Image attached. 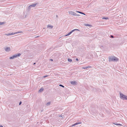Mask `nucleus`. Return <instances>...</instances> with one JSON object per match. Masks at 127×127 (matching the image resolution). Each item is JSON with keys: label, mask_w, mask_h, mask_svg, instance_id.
<instances>
[{"label": "nucleus", "mask_w": 127, "mask_h": 127, "mask_svg": "<svg viewBox=\"0 0 127 127\" xmlns=\"http://www.w3.org/2000/svg\"><path fill=\"white\" fill-rule=\"evenodd\" d=\"M82 68L83 69H87V67L86 66V67H82Z\"/></svg>", "instance_id": "393cba45"}, {"label": "nucleus", "mask_w": 127, "mask_h": 127, "mask_svg": "<svg viewBox=\"0 0 127 127\" xmlns=\"http://www.w3.org/2000/svg\"><path fill=\"white\" fill-rule=\"evenodd\" d=\"M50 104V102H48L46 103V105L47 106H48V105H49Z\"/></svg>", "instance_id": "a211bd4d"}, {"label": "nucleus", "mask_w": 127, "mask_h": 127, "mask_svg": "<svg viewBox=\"0 0 127 127\" xmlns=\"http://www.w3.org/2000/svg\"><path fill=\"white\" fill-rule=\"evenodd\" d=\"M21 103H22L20 101L19 103V105H21Z\"/></svg>", "instance_id": "2f4dec72"}, {"label": "nucleus", "mask_w": 127, "mask_h": 127, "mask_svg": "<svg viewBox=\"0 0 127 127\" xmlns=\"http://www.w3.org/2000/svg\"><path fill=\"white\" fill-rule=\"evenodd\" d=\"M36 5V4L35 3V4H33L32 5H31L32 7H34Z\"/></svg>", "instance_id": "ddd939ff"}, {"label": "nucleus", "mask_w": 127, "mask_h": 127, "mask_svg": "<svg viewBox=\"0 0 127 127\" xmlns=\"http://www.w3.org/2000/svg\"><path fill=\"white\" fill-rule=\"evenodd\" d=\"M51 61H52L53 60L52 59H51Z\"/></svg>", "instance_id": "4c0bfd02"}, {"label": "nucleus", "mask_w": 127, "mask_h": 127, "mask_svg": "<svg viewBox=\"0 0 127 127\" xmlns=\"http://www.w3.org/2000/svg\"><path fill=\"white\" fill-rule=\"evenodd\" d=\"M56 17H58V15H56Z\"/></svg>", "instance_id": "e433bc0d"}, {"label": "nucleus", "mask_w": 127, "mask_h": 127, "mask_svg": "<svg viewBox=\"0 0 127 127\" xmlns=\"http://www.w3.org/2000/svg\"><path fill=\"white\" fill-rule=\"evenodd\" d=\"M111 37L112 38H113V35H111Z\"/></svg>", "instance_id": "72a5a7b5"}, {"label": "nucleus", "mask_w": 127, "mask_h": 127, "mask_svg": "<svg viewBox=\"0 0 127 127\" xmlns=\"http://www.w3.org/2000/svg\"><path fill=\"white\" fill-rule=\"evenodd\" d=\"M68 62H71L72 61V60L70 59H68Z\"/></svg>", "instance_id": "6ab92c4d"}, {"label": "nucleus", "mask_w": 127, "mask_h": 127, "mask_svg": "<svg viewBox=\"0 0 127 127\" xmlns=\"http://www.w3.org/2000/svg\"><path fill=\"white\" fill-rule=\"evenodd\" d=\"M76 31H79V30L77 29H75L72 30L70 32H71V33H72V32Z\"/></svg>", "instance_id": "9d476101"}, {"label": "nucleus", "mask_w": 127, "mask_h": 127, "mask_svg": "<svg viewBox=\"0 0 127 127\" xmlns=\"http://www.w3.org/2000/svg\"><path fill=\"white\" fill-rule=\"evenodd\" d=\"M39 37V36H36V37Z\"/></svg>", "instance_id": "ea45409f"}, {"label": "nucleus", "mask_w": 127, "mask_h": 127, "mask_svg": "<svg viewBox=\"0 0 127 127\" xmlns=\"http://www.w3.org/2000/svg\"><path fill=\"white\" fill-rule=\"evenodd\" d=\"M76 82L75 81H72L71 82V83L72 84L74 85L75 84Z\"/></svg>", "instance_id": "dca6fc26"}, {"label": "nucleus", "mask_w": 127, "mask_h": 127, "mask_svg": "<svg viewBox=\"0 0 127 127\" xmlns=\"http://www.w3.org/2000/svg\"><path fill=\"white\" fill-rule=\"evenodd\" d=\"M81 124V122H78V123H76L72 125L71 126V127H72L74 126L75 125H77L78 124Z\"/></svg>", "instance_id": "6e6552de"}, {"label": "nucleus", "mask_w": 127, "mask_h": 127, "mask_svg": "<svg viewBox=\"0 0 127 127\" xmlns=\"http://www.w3.org/2000/svg\"><path fill=\"white\" fill-rule=\"evenodd\" d=\"M76 60L77 61H79V60L78 58H76Z\"/></svg>", "instance_id": "7c9ffc66"}, {"label": "nucleus", "mask_w": 127, "mask_h": 127, "mask_svg": "<svg viewBox=\"0 0 127 127\" xmlns=\"http://www.w3.org/2000/svg\"><path fill=\"white\" fill-rule=\"evenodd\" d=\"M114 125H119L121 126H122V125L119 124H117V123H114L113 124Z\"/></svg>", "instance_id": "2eb2a0df"}, {"label": "nucleus", "mask_w": 127, "mask_h": 127, "mask_svg": "<svg viewBox=\"0 0 127 127\" xmlns=\"http://www.w3.org/2000/svg\"><path fill=\"white\" fill-rule=\"evenodd\" d=\"M87 68H91V66H87Z\"/></svg>", "instance_id": "c85d7f7f"}, {"label": "nucleus", "mask_w": 127, "mask_h": 127, "mask_svg": "<svg viewBox=\"0 0 127 127\" xmlns=\"http://www.w3.org/2000/svg\"><path fill=\"white\" fill-rule=\"evenodd\" d=\"M32 7L31 6V5H30L28 7V8L29 9H30Z\"/></svg>", "instance_id": "a878e982"}, {"label": "nucleus", "mask_w": 127, "mask_h": 127, "mask_svg": "<svg viewBox=\"0 0 127 127\" xmlns=\"http://www.w3.org/2000/svg\"><path fill=\"white\" fill-rule=\"evenodd\" d=\"M109 19L108 18V17H102V19H105V20H107L108 19Z\"/></svg>", "instance_id": "4468645a"}, {"label": "nucleus", "mask_w": 127, "mask_h": 127, "mask_svg": "<svg viewBox=\"0 0 127 127\" xmlns=\"http://www.w3.org/2000/svg\"><path fill=\"white\" fill-rule=\"evenodd\" d=\"M5 35H7V36H9V35H11V33H7V34H5Z\"/></svg>", "instance_id": "412c9836"}, {"label": "nucleus", "mask_w": 127, "mask_h": 127, "mask_svg": "<svg viewBox=\"0 0 127 127\" xmlns=\"http://www.w3.org/2000/svg\"><path fill=\"white\" fill-rule=\"evenodd\" d=\"M83 12H80V13L81 14H82V13H83Z\"/></svg>", "instance_id": "473e14b6"}, {"label": "nucleus", "mask_w": 127, "mask_h": 127, "mask_svg": "<svg viewBox=\"0 0 127 127\" xmlns=\"http://www.w3.org/2000/svg\"><path fill=\"white\" fill-rule=\"evenodd\" d=\"M48 76V75H45V76H43V78H45V77H46L47 76Z\"/></svg>", "instance_id": "cd10ccee"}, {"label": "nucleus", "mask_w": 127, "mask_h": 127, "mask_svg": "<svg viewBox=\"0 0 127 127\" xmlns=\"http://www.w3.org/2000/svg\"><path fill=\"white\" fill-rule=\"evenodd\" d=\"M43 89L41 88L39 90V92H43Z\"/></svg>", "instance_id": "9b49d317"}, {"label": "nucleus", "mask_w": 127, "mask_h": 127, "mask_svg": "<svg viewBox=\"0 0 127 127\" xmlns=\"http://www.w3.org/2000/svg\"><path fill=\"white\" fill-rule=\"evenodd\" d=\"M59 86H61L63 88H64V86H63V85H61V84H60L59 85Z\"/></svg>", "instance_id": "b1692460"}, {"label": "nucleus", "mask_w": 127, "mask_h": 127, "mask_svg": "<svg viewBox=\"0 0 127 127\" xmlns=\"http://www.w3.org/2000/svg\"><path fill=\"white\" fill-rule=\"evenodd\" d=\"M120 97L122 99L127 100V96L124 95L121 92L120 93Z\"/></svg>", "instance_id": "f03ea898"}, {"label": "nucleus", "mask_w": 127, "mask_h": 127, "mask_svg": "<svg viewBox=\"0 0 127 127\" xmlns=\"http://www.w3.org/2000/svg\"><path fill=\"white\" fill-rule=\"evenodd\" d=\"M21 55V54L20 53H18L15 54L12 56L10 57H9V59H13L15 58H16L17 57H19Z\"/></svg>", "instance_id": "7ed1b4c3"}, {"label": "nucleus", "mask_w": 127, "mask_h": 127, "mask_svg": "<svg viewBox=\"0 0 127 127\" xmlns=\"http://www.w3.org/2000/svg\"><path fill=\"white\" fill-rule=\"evenodd\" d=\"M22 32H22L20 31V32H15L16 34H17L19 33H22Z\"/></svg>", "instance_id": "f3484780"}, {"label": "nucleus", "mask_w": 127, "mask_h": 127, "mask_svg": "<svg viewBox=\"0 0 127 127\" xmlns=\"http://www.w3.org/2000/svg\"><path fill=\"white\" fill-rule=\"evenodd\" d=\"M53 27V26L50 24H48L47 25V28L50 29H52Z\"/></svg>", "instance_id": "0eeeda50"}, {"label": "nucleus", "mask_w": 127, "mask_h": 127, "mask_svg": "<svg viewBox=\"0 0 127 127\" xmlns=\"http://www.w3.org/2000/svg\"><path fill=\"white\" fill-rule=\"evenodd\" d=\"M23 14H24V16L23 17H21V18H26L27 16H26V14L25 15V12H23Z\"/></svg>", "instance_id": "1a4fd4ad"}, {"label": "nucleus", "mask_w": 127, "mask_h": 127, "mask_svg": "<svg viewBox=\"0 0 127 127\" xmlns=\"http://www.w3.org/2000/svg\"><path fill=\"white\" fill-rule=\"evenodd\" d=\"M76 15H75V16H79L80 15L79 14H77L76 13H75Z\"/></svg>", "instance_id": "bb28decb"}, {"label": "nucleus", "mask_w": 127, "mask_h": 127, "mask_svg": "<svg viewBox=\"0 0 127 127\" xmlns=\"http://www.w3.org/2000/svg\"><path fill=\"white\" fill-rule=\"evenodd\" d=\"M71 32H69L67 34L65 35V36H67L69 35L70 34H71Z\"/></svg>", "instance_id": "f8f14e48"}, {"label": "nucleus", "mask_w": 127, "mask_h": 127, "mask_svg": "<svg viewBox=\"0 0 127 127\" xmlns=\"http://www.w3.org/2000/svg\"><path fill=\"white\" fill-rule=\"evenodd\" d=\"M100 47L101 49H102L103 50H105L106 49V47L105 46H100Z\"/></svg>", "instance_id": "39448f33"}, {"label": "nucleus", "mask_w": 127, "mask_h": 127, "mask_svg": "<svg viewBox=\"0 0 127 127\" xmlns=\"http://www.w3.org/2000/svg\"><path fill=\"white\" fill-rule=\"evenodd\" d=\"M0 127H3L2 125H0Z\"/></svg>", "instance_id": "c9c22d12"}, {"label": "nucleus", "mask_w": 127, "mask_h": 127, "mask_svg": "<svg viewBox=\"0 0 127 127\" xmlns=\"http://www.w3.org/2000/svg\"><path fill=\"white\" fill-rule=\"evenodd\" d=\"M80 11H76V12H77V13H80Z\"/></svg>", "instance_id": "c756f323"}, {"label": "nucleus", "mask_w": 127, "mask_h": 127, "mask_svg": "<svg viewBox=\"0 0 127 127\" xmlns=\"http://www.w3.org/2000/svg\"><path fill=\"white\" fill-rule=\"evenodd\" d=\"M68 12L69 14L75 16V15H76V13L72 11H69Z\"/></svg>", "instance_id": "20e7f679"}, {"label": "nucleus", "mask_w": 127, "mask_h": 127, "mask_svg": "<svg viewBox=\"0 0 127 127\" xmlns=\"http://www.w3.org/2000/svg\"><path fill=\"white\" fill-rule=\"evenodd\" d=\"M11 33V35H14V34H15V32H14V33H13V32H12V33Z\"/></svg>", "instance_id": "4be33fe9"}, {"label": "nucleus", "mask_w": 127, "mask_h": 127, "mask_svg": "<svg viewBox=\"0 0 127 127\" xmlns=\"http://www.w3.org/2000/svg\"><path fill=\"white\" fill-rule=\"evenodd\" d=\"M5 23L4 22H0V25H2Z\"/></svg>", "instance_id": "aec40b11"}, {"label": "nucleus", "mask_w": 127, "mask_h": 127, "mask_svg": "<svg viewBox=\"0 0 127 127\" xmlns=\"http://www.w3.org/2000/svg\"><path fill=\"white\" fill-rule=\"evenodd\" d=\"M35 64V63H34V64Z\"/></svg>", "instance_id": "58836bf2"}, {"label": "nucleus", "mask_w": 127, "mask_h": 127, "mask_svg": "<svg viewBox=\"0 0 127 127\" xmlns=\"http://www.w3.org/2000/svg\"><path fill=\"white\" fill-rule=\"evenodd\" d=\"M82 14L84 15H85V14L83 13Z\"/></svg>", "instance_id": "f704fd0d"}, {"label": "nucleus", "mask_w": 127, "mask_h": 127, "mask_svg": "<svg viewBox=\"0 0 127 127\" xmlns=\"http://www.w3.org/2000/svg\"><path fill=\"white\" fill-rule=\"evenodd\" d=\"M108 58L109 61V62L111 61L117 62L119 60L115 56L109 57Z\"/></svg>", "instance_id": "f257e3e1"}, {"label": "nucleus", "mask_w": 127, "mask_h": 127, "mask_svg": "<svg viewBox=\"0 0 127 127\" xmlns=\"http://www.w3.org/2000/svg\"><path fill=\"white\" fill-rule=\"evenodd\" d=\"M59 117H62V118H63L64 117V116H62V115H60L59 116Z\"/></svg>", "instance_id": "5701e85b"}, {"label": "nucleus", "mask_w": 127, "mask_h": 127, "mask_svg": "<svg viewBox=\"0 0 127 127\" xmlns=\"http://www.w3.org/2000/svg\"><path fill=\"white\" fill-rule=\"evenodd\" d=\"M5 51L6 52H8L10 51V48L9 47H7L4 49Z\"/></svg>", "instance_id": "423d86ee"}]
</instances>
